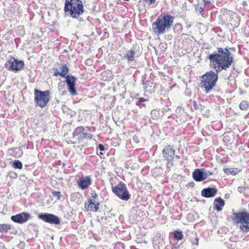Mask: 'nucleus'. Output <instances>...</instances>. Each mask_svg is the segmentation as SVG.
<instances>
[{
    "label": "nucleus",
    "instance_id": "obj_25",
    "mask_svg": "<svg viewBox=\"0 0 249 249\" xmlns=\"http://www.w3.org/2000/svg\"><path fill=\"white\" fill-rule=\"evenodd\" d=\"M223 171L225 173L228 174H230L231 175H235L236 174V172L231 168H226L224 169Z\"/></svg>",
    "mask_w": 249,
    "mask_h": 249
},
{
    "label": "nucleus",
    "instance_id": "obj_33",
    "mask_svg": "<svg viewBox=\"0 0 249 249\" xmlns=\"http://www.w3.org/2000/svg\"><path fill=\"white\" fill-rule=\"evenodd\" d=\"M167 249H179V247L178 246H175L174 245H172L167 247Z\"/></svg>",
    "mask_w": 249,
    "mask_h": 249
},
{
    "label": "nucleus",
    "instance_id": "obj_37",
    "mask_svg": "<svg viewBox=\"0 0 249 249\" xmlns=\"http://www.w3.org/2000/svg\"><path fill=\"white\" fill-rule=\"evenodd\" d=\"M0 249H6L4 244L2 243H0Z\"/></svg>",
    "mask_w": 249,
    "mask_h": 249
},
{
    "label": "nucleus",
    "instance_id": "obj_39",
    "mask_svg": "<svg viewBox=\"0 0 249 249\" xmlns=\"http://www.w3.org/2000/svg\"><path fill=\"white\" fill-rule=\"evenodd\" d=\"M203 1L205 2V4H206L207 3H209V1H208V0H203Z\"/></svg>",
    "mask_w": 249,
    "mask_h": 249
},
{
    "label": "nucleus",
    "instance_id": "obj_3",
    "mask_svg": "<svg viewBox=\"0 0 249 249\" xmlns=\"http://www.w3.org/2000/svg\"><path fill=\"white\" fill-rule=\"evenodd\" d=\"M64 11L65 14L73 18H78L84 10L81 0H65Z\"/></svg>",
    "mask_w": 249,
    "mask_h": 249
},
{
    "label": "nucleus",
    "instance_id": "obj_35",
    "mask_svg": "<svg viewBox=\"0 0 249 249\" xmlns=\"http://www.w3.org/2000/svg\"><path fill=\"white\" fill-rule=\"evenodd\" d=\"M53 75L54 76H57L58 75L61 76V73L59 71H58L57 69L55 70V71L54 72Z\"/></svg>",
    "mask_w": 249,
    "mask_h": 249
},
{
    "label": "nucleus",
    "instance_id": "obj_7",
    "mask_svg": "<svg viewBox=\"0 0 249 249\" xmlns=\"http://www.w3.org/2000/svg\"><path fill=\"white\" fill-rule=\"evenodd\" d=\"M113 193L120 199L127 201L130 197L129 192L127 190L126 185L120 182L117 186L112 187Z\"/></svg>",
    "mask_w": 249,
    "mask_h": 249
},
{
    "label": "nucleus",
    "instance_id": "obj_16",
    "mask_svg": "<svg viewBox=\"0 0 249 249\" xmlns=\"http://www.w3.org/2000/svg\"><path fill=\"white\" fill-rule=\"evenodd\" d=\"M88 204L85 203V207L88 211L97 212L98 210L99 203L88 200Z\"/></svg>",
    "mask_w": 249,
    "mask_h": 249
},
{
    "label": "nucleus",
    "instance_id": "obj_13",
    "mask_svg": "<svg viewBox=\"0 0 249 249\" xmlns=\"http://www.w3.org/2000/svg\"><path fill=\"white\" fill-rule=\"evenodd\" d=\"M77 183L79 188L85 190L91 185L92 180L90 176H87L80 178L77 180Z\"/></svg>",
    "mask_w": 249,
    "mask_h": 249
},
{
    "label": "nucleus",
    "instance_id": "obj_28",
    "mask_svg": "<svg viewBox=\"0 0 249 249\" xmlns=\"http://www.w3.org/2000/svg\"><path fill=\"white\" fill-rule=\"evenodd\" d=\"M53 197H56L58 200L60 199L61 196V194L60 192L58 191H54L53 192Z\"/></svg>",
    "mask_w": 249,
    "mask_h": 249
},
{
    "label": "nucleus",
    "instance_id": "obj_29",
    "mask_svg": "<svg viewBox=\"0 0 249 249\" xmlns=\"http://www.w3.org/2000/svg\"><path fill=\"white\" fill-rule=\"evenodd\" d=\"M148 100L143 98H139L138 102L136 103V105L138 106L140 105L142 102L147 101Z\"/></svg>",
    "mask_w": 249,
    "mask_h": 249
},
{
    "label": "nucleus",
    "instance_id": "obj_20",
    "mask_svg": "<svg viewBox=\"0 0 249 249\" xmlns=\"http://www.w3.org/2000/svg\"><path fill=\"white\" fill-rule=\"evenodd\" d=\"M11 229V226L9 224H0V232H7L8 230Z\"/></svg>",
    "mask_w": 249,
    "mask_h": 249
},
{
    "label": "nucleus",
    "instance_id": "obj_43",
    "mask_svg": "<svg viewBox=\"0 0 249 249\" xmlns=\"http://www.w3.org/2000/svg\"><path fill=\"white\" fill-rule=\"evenodd\" d=\"M248 207H249V205H248Z\"/></svg>",
    "mask_w": 249,
    "mask_h": 249
},
{
    "label": "nucleus",
    "instance_id": "obj_36",
    "mask_svg": "<svg viewBox=\"0 0 249 249\" xmlns=\"http://www.w3.org/2000/svg\"><path fill=\"white\" fill-rule=\"evenodd\" d=\"M98 148L101 151H104L105 150V147L103 144H100L98 145Z\"/></svg>",
    "mask_w": 249,
    "mask_h": 249
},
{
    "label": "nucleus",
    "instance_id": "obj_12",
    "mask_svg": "<svg viewBox=\"0 0 249 249\" xmlns=\"http://www.w3.org/2000/svg\"><path fill=\"white\" fill-rule=\"evenodd\" d=\"M164 158L168 161H171L174 160L175 156V150L171 145L165 146L162 151Z\"/></svg>",
    "mask_w": 249,
    "mask_h": 249
},
{
    "label": "nucleus",
    "instance_id": "obj_21",
    "mask_svg": "<svg viewBox=\"0 0 249 249\" xmlns=\"http://www.w3.org/2000/svg\"><path fill=\"white\" fill-rule=\"evenodd\" d=\"M239 107L241 110H247V108L249 107L248 102L246 101H242L239 105Z\"/></svg>",
    "mask_w": 249,
    "mask_h": 249
},
{
    "label": "nucleus",
    "instance_id": "obj_23",
    "mask_svg": "<svg viewBox=\"0 0 249 249\" xmlns=\"http://www.w3.org/2000/svg\"><path fill=\"white\" fill-rule=\"evenodd\" d=\"M13 167L16 169H21L22 168V164L19 160H16L13 162Z\"/></svg>",
    "mask_w": 249,
    "mask_h": 249
},
{
    "label": "nucleus",
    "instance_id": "obj_17",
    "mask_svg": "<svg viewBox=\"0 0 249 249\" xmlns=\"http://www.w3.org/2000/svg\"><path fill=\"white\" fill-rule=\"evenodd\" d=\"M124 59L127 60V63L134 61L135 60V51L134 49H131L126 52L125 55L123 57Z\"/></svg>",
    "mask_w": 249,
    "mask_h": 249
},
{
    "label": "nucleus",
    "instance_id": "obj_15",
    "mask_svg": "<svg viewBox=\"0 0 249 249\" xmlns=\"http://www.w3.org/2000/svg\"><path fill=\"white\" fill-rule=\"evenodd\" d=\"M193 179L196 181H202L205 179L204 168L196 169L193 173Z\"/></svg>",
    "mask_w": 249,
    "mask_h": 249
},
{
    "label": "nucleus",
    "instance_id": "obj_10",
    "mask_svg": "<svg viewBox=\"0 0 249 249\" xmlns=\"http://www.w3.org/2000/svg\"><path fill=\"white\" fill-rule=\"evenodd\" d=\"M31 218L30 214L27 213H21L11 216V220L15 223L18 224H23L26 222L28 220Z\"/></svg>",
    "mask_w": 249,
    "mask_h": 249
},
{
    "label": "nucleus",
    "instance_id": "obj_42",
    "mask_svg": "<svg viewBox=\"0 0 249 249\" xmlns=\"http://www.w3.org/2000/svg\"><path fill=\"white\" fill-rule=\"evenodd\" d=\"M100 154H101V155H103V153L101 152H100Z\"/></svg>",
    "mask_w": 249,
    "mask_h": 249
},
{
    "label": "nucleus",
    "instance_id": "obj_30",
    "mask_svg": "<svg viewBox=\"0 0 249 249\" xmlns=\"http://www.w3.org/2000/svg\"><path fill=\"white\" fill-rule=\"evenodd\" d=\"M195 9H196V11H197L199 13H201L202 15V13L203 11V7H202L201 6H199L198 5H197V6H196Z\"/></svg>",
    "mask_w": 249,
    "mask_h": 249
},
{
    "label": "nucleus",
    "instance_id": "obj_38",
    "mask_svg": "<svg viewBox=\"0 0 249 249\" xmlns=\"http://www.w3.org/2000/svg\"><path fill=\"white\" fill-rule=\"evenodd\" d=\"M242 187H239L238 188V191L239 192H241L242 191Z\"/></svg>",
    "mask_w": 249,
    "mask_h": 249
},
{
    "label": "nucleus",
    "instance_id": "obj_22",
    "mask_svg": "<svg viewBox=\"0 0 249 249\" xmlns=\"http://www.w3.org/2000/svg\"><path fill=\"white\" fill-rule=\"evenodd\" d=\"M174 238L177 240H179L182 239L183 237V234L182 231H176L174 233Z\"/></svg>",
    "mask_w": 249,
    "mask_h": 249
},
{
    "label": "nucleus",
    "instance_id": "obj_34",
    "mask_svg": "<svg viewBox=\"0 0 249 249\" xmlns=\"http://www.w3.org/2000/svg\"><path fill=\"white\" fill-rule=\"evenodd\" d=\"M132 140L136 143H138L139 142L138 138L137 136H134L132 138Z\"/></svg>",
    "mask_w": 249,
    "mask_h": 249
},
{
    "label": "nucleus",
    "instance_id": "obj_26",
    "mask_svg": "<svg viewBox=\"0 0 249 249\" xmlns=\"http://www.w3.org/2000/svg\"><path fill=\"white\" fill-rule=\"evenodd\" d=\"M97 198V195L96 193L94 192L91 194V196L88 199V200L93 201L94 202H95V201H96Z\"/></svg>",
    "mask_w": 249,
    "mask_h": 249
},
{
    "label": "nucleus",
    "instance_id": "obj_6",
    "mask_svg": "<svg viewBox=\"0 0 249 249\" xmlns=\"http://www.w3.org/2000/svg\"><path fill=\"white\" fill-rule=\"evenodd\" d=\"M49 90L42 91L35 89V101L36 105L43 108L46 107L50 100Z\"/></svg>",
    "mask_w": 249,
    "mask_h": 249
},
{
    "label": "nucleus",
    "instance_id": "obj_31",
    "mask_svg": "<svg viewBox=\"0 0 249 249\" xmlns=\"http://www.w3.org/2000/svg\"><path fill=\"white\" fill-rule=\"evenodd\" d=\"M145 2L148 6L154 4L156 0H144Z\"/></svg>",
    "mask_w": 249,
    "mask_h": 249
},
{
    "label": "nucleus",
    "instance_id": "obj_40",
    "mask_svg": "<svg viewBox=\"0 0 249 249\" xmlns=\"http://www.w3.org/2000/svg\"><path fill=\"white\" fill-rule=\"evenodd\" d=\"M176 157L177 159H179V156H178V155H177V156H176Z\"/></svg>",
    "mask_w": 249,
    "mask_h": 249
},
{
    "label": "nucleus",
    "instance_id": "obj_8",
    "mask_svg": "<svg viewBox=\"0 0 249 249\" xmlns=\"http://www.w3.org/2000/svg\"><path fill=\"white\" fill-rule=\"evenodd\" d=\"M24 65L23 61H19L14 58H12L6 62L5 67L10 71H18L22 69Z\"/></svg>",
    "mask_w": 249,
    "mask_h": 249
},
{
    "label": "nucleus",
    "instance_id": "obj_1",
    "mask_svg": "<svg viewBox=\"0 0 249 249\" xmlns=\"http://www.w3.org/2000/svg\"><path fill=\"white\" fill-rule=\"evenodd\" d=\"M211 67L215 71H210L202 75L201 87L204 89L205 93H209L215 86L218 80V73L222 70H227L231 66L233 56L227 48H217L209 56Z\"/></svg>",
    "mask_w": 249,
    "mask_h": 249
},
{
    "label": "nucleus",
    "instance_id": "obj_5",
    "mask_svg": "<svg viewBox=\"0 0 249 249\" xmlns=\"http://www.w3.org/2000/svg\"><path fill=\"white\" fill-rule=\"evenodd\" d=\"M73 138L75 140L74 143H80L82 142L84 139H91L92 134L89 127L79 126L77 127L73 133Z\"/></svg>",
    "mask_w": 249,
    "mask_h": 249
},
{
    "label": "nucleus",
    "instance_id": "obj_9",
    "mask_svg": "<svg viewBox=\"0 0 249 249\" xmlns=\"http://www.w3.org/2000/svg\"><path fill=\"white\" fill-rule=\"evenodd\" d=\"M38 217L43 221L52 224L58 225L60 223L59 217L51 213H41L38 215Z\"/></svg>",
    "mask_w": 249,
    "mask_h": 249
},
{
    "label": "nucleus",
    "instance_id": "obj_14",
    "mask_svg": "<svg viewBox=\"0 0 249 249\" xmlns=\"http://www.w3.org/2000/svg\"><path fill=\"white\" fill-rule=\"evenodd\" d=\"M217 190L215 188L208 187L203 189L201 191V196L204 197L210 198L214 197L217 194Z\"/></svg>",
    "mask_w": 249,
    "mask_h": 249
},
{
    "label": "nucleus",
    "instance_id": "obj_11",
    "mask_svg": "<svg viewBox=\"0 0 249 249\" xmlns=\"http://www.w3.org/2000/svg\"><path fill=\"white\" fill-rule=\"evenodd\" d=\"M66 82L68 87L69 92L72 95L77 94L76 90L75 88L76 79L72 75H68L65 77Z\"/></svg>",
    "mask_w": 249,
    "mask_h": 249
},
{
    "label": "nucleus",
    "instance_id": "obj_32",
    "mask_svg": "<svg viewBox=\"0 0 249 249\" xmlns=\"http://www.w3.org/2000/svg\"><path fill=\"white\" fill-rule=\"evenodd\" d=\"M192 243L194 245H198V239L197 237L195 238L194 240H192Z\"/></svg>",
    "mask_w": 249,
    "mask_h": 249
},
{
    "label": "nucleus",
    "instance_id": "obj_2",
    "mask_svg": "<svg viewBox=\"0 0 249 249\" xmlns=\"http://www.w3.org/2000/svg\"><path fill=\"white\" fill-rule=\"evenodd\" d=\"M174 19L173 16L167 13L158 17L156 21L152 24L154 33L157 35L164 34L172 26Z\"/></svg>",
    "mask_w": 249,
    "mask_h": 249
},
{
    "label": "nucleus",
    "instance_id": "obj_24",
    "mask_svg": "<svg viewBox=\"0 0 249 249\" xmlns=\"http://www.w3.org/2000/svg\"><path fill=\"white\" fill-rule=\"evenodd\" d=\"M174 30L175 32L180 33L182 30V26L180 23H177L175 24L174 27Z\"/></svg>",
    "mask_w": 249,
    "mask_h": 249
},
{
    "label": "nucleus",
    "instance_id": "obj_27",
    "mask_svg": "<svg viewBox=\"0 0 249 249\" xmlns=\"http://www.w3.org/2000/svg\"><path fill=\"white\" fill-rule=\"evenodd\" d=\"M204 176L205 178V179L210 176H212L213 174V172H211L209 170H206V169H204Z\"/></svg>",
    "mask_w": 249,
    "mask_h": 249
},
{
    "label": "nucleus",
    "instance_id": "obj_41",
    "mask_svg": "<svg viewBox=\"0 0 249 249\" xmlns=\"http://www.w3.org/2000/svg\"><path fill=\"white\" fill-rule=\"evenodd\" d=\"M74 195H74V194H73V195H72V196H71V198L74 196Z\"/></svg>",
    "mask_w": 249,
    "mask_h": 249
},
{
    "label": "nucleus",
    "instance_id": "obj_19",
    "mask_svg": "<svg viewBox=\"0 0 249 249\" xmlns=\"http://www.w3.org/2000/svg\"><path fill=\"white\" fill-rule=\"evenodd\" d=\"M61 73V76L65 77L69 72V69L66 64H63L62 66L59 68Z\"/></svg>",
    "mask_w": 249,
    "mask_h": 249
},
{
    "label": "nucleus",
    "instance_id": "obj_18",
    "mask_svg": "<svg viewBox=\"0 0 249 249\" xmlns=\"http://www.w3.org/2000/svg\"><path fill=\"white\" fill-rule=\"evenodd\" d=\"M214 201L217 202L215 205V209L218 212L221 211L224 206V201L221 198L219 197L215 199Z\"/></svg>",
    "mask_w": 249,
    "mask_h": 249
},
{
    "label": "nucleus",
    "instance_id": "obj_4",
    "mask_svg": "<svg viewBox=\"0 0 249 249\" xmlns=\"http://www.w3.org/2000/svg\"><path fill=\"white\" fill-rule=\"evenodd\" d=\"M232 220L234 224H240V229L244 232L249 231V213L246 212L233 213Z\"/></svg>",
    "mask_w": 249,
    "mask_h": 249
}]
</instances>
